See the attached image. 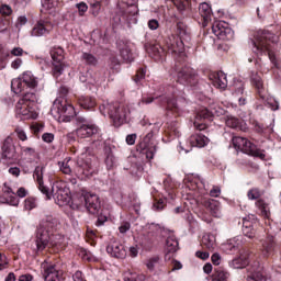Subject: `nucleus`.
I'll return each instance as SVG.
<instances>
[{
	"mask_svg": "<svg viewBox=\"0 0 281 281\" xmlns=\"http://www.w3.org/2000/svg\"><path fill=\"white\" fill-rule=\"evenodd\" d=\"M170 76L176 80V86L169 85L166 88L157 86L154 92L143 97L142 104H150L154 100H158L162 106H167L168 111H172L176 115H183V105L179 104L177 98L184 87L196 89L199 76L190 66H176L171 69Z\"/></svg>",
	"mask_w": 281,
	"mask_h": 281,
	"instance_id": "1",
	"label": "nucleus"
},
{
	"mask_svg": "<svg viewBox=\"0 0 281 281\" xmlns=\"http://www.w3.org/2000/svg\"><path fill=\"white\" fill-rule=\"evenodd\" d=\"M184 206L187 210L196 211L199 205L206 207L215 218H221V202L205 198L210 188L205 186V180L199 176H187L182 184H179Z\"/></svg>",
	"mask_w": 281,
	"mask_h": 281,
	"instance_id": "2",
	"label": "nucleus"
},
{
	"mask_svg": "<svg viewBox=\"0 0 281 281\" xmlns=\"http://www.w3.org/2000/svg\"><path fill=\"white\" fill-rule=\"evenodd\" d=\"M93 155H91V149L87 147L83 153L77 159V170H71V157L65 158L63 161L58 162V168L63 175H68L69 177H89V175H93L95 172L93 165Z\"/></svg>",
	"mask_w": 281,
	"mask_h": 281,
	"instance_id": "3",
	"label": "nucleus"
},
{
	"mask_svg": "<svg viewBox=\"0 0 281 281\" xmlns=\"http://www.w3.org/2000/svg\"><path fill=\"white\" fill-rule=\"evenodd\" d=\"M56 227H58V220H56L54 216L46 215L42 218L35 239L31 245V249L35 256H38V254L45 251L47 245H49V234H53Z\"/></svg>",
	"mask_w": 281,
	"mask_h": 281,
	"instance_id": "4",
	"label": "nucleus"
},
{
	"mask_svg": "<svg viewBox=\"0 0 281 281\" xmlns=\"http://www.w3.org/2000/svg\"><path fill=\"white\" fill-rule=\"evenodd\" d=\"M276 43H278V36H274L273 33L269 31H257L252 40V52L257 56L267 54L272 65L278 67V60L272 50V45H276Z\"/></svg>",
	"mask_w": 281,
	"mask_h": 281,
	"instance_id": "5",
	"label": "nucleus"
},
{
	"mask_svg": "<svg viewBox=\"0 0 281 281\" xmlns=\"http://www.w3.org/2000/svg\"><path fill=\"white\" fill-rule=\"evenodd\" d=\"M77 122L78 125L75 133L79 139L92 137V148H102L104 146V138L100 135V127L98 125L85 117H78Z\"/></svg>",
	"mask_w": 281,
	"mask_h": 281,
	"instance_id": "6",
	"label": "nucleus"
},
{
	"mask_svg": "<svg viewBox=\"0 0 281 281\" xmlns=\"http://www.w3.org/2000/svg\"><path fill=\"white\" fill-rule=\"evenodd\" d=\"M190 29L186 23L178 22L175 34L169 36L166 41L167 49L171 54H183L186 45L190 43Z\"/></svg>",
	"mask_w": 281,
	"mask_h": 281,
	"instance_id": "7",
	"label": "nucleus"
},
{
	"mask_svg": "<svg viewBox=\"0 0 281 281\" xmlns=\"http://www.w3.org/2000/svg\"><path fill=\"white\" fill-rule=\"evenodd\" d=\"M71 210H78L79 212H89V214H98L100 212V196L98 194L82 191L81 194L75 196L68 204Z\"/></svg>",
	"mask_w": 281,
	"mask_h": 281,
	"instance_id": "8",
	"label": "nucleus"
},
{
	"mask_svg": "<svg viewBox=\"0 0 281 281\" xmlns=\"http://www.w3.org/2000/svg\"><path fill=\"white\" fill-rule=\"evenodd\" d=\"M101 115H109L114 126H122L128 122L131 117V110L122 103H103L99 106Z\"/></svg>",
	"mask_w": 281,
	"mask_h": 281,
	"instance_id": "9",
	"label": "nucleus"
},
{
	"mask_svg": "<svg viewBox=\"0 0 281 281\" xmlns=\"http://www.w3.org/2000/svg\"><path fill=\"white\" fill-rule=\"evenodd\" d=\"M36 93L27 92L15 103V116L19 120H36L38 112H36Z\"/></svg>",
	"mask_w": 281,
	"mask_h": 281,
	"instance_id": "10",
	"label": "nucleus"
},
{
	"mask_svg": "<svg viewBox=\"0 0 281 281\" xmlns=\"http://www.w3.org/2000/svg\"><path fill=\"white\" fill-rule=\"evenodd\" d=\"M50 113L59 122H71L76 117V109L63 97L54 101Z\"/></svg>",
	"mask_w": 281,
	"mask_h": 281,
	"instance_id": "11",
	"label": "nucleus"
},
{
	"mask_svg": "<svg viewBox=\"0 0 281 281\" xmlns=\"http://www.w3.org/2000/svg\"><path fill=\"white\" fill-rule=\"evenodd\" d=\"M250 82L255 87L259 98L265 102L266 106H269L271 111H278L280 109V103L272 97H267V90L265 89V81L258 72L252 71L250 75Z\"/></svg>",
	"mask_w": 281,
	"mask_h": 281,
	"instance_id": "12",
	"label": "nucleus"
},
{
	"mask_svg": "<svg viewBox=\"0 0 281 281\" xmlns=\"http://www.w3.org/2000/svg\"><path fill=\"white\" fill-rule=\"evenodd\" d=\"M142 126H151L150 133H148L140 142L139 147L143 153L146 155V159H153L155 157V153H157V146L153 145L151 139L155 133H159V128H161V122L149 123L147 121L140 122Z\"/></svg>",
	"mask_w": 281,
	"mask_h": 281,
	"instance_id": "13",
	"label": "nucleus"
},
{
	"mask_svg": "<svg viewBox=\"0 0 281 281\" xmlns=\"http://www.w3.org/2000/svg\"><path fill=\"white\" fill-rule=\"evenodd\" d=\"M210 110L207 108H202L198 111L194 126L198 128V131H205L207 126L204 123H199L201 120H210L211 117H214L216 115L220 117V115H225V110L218 105V103L212 102L209 103Z\"/></svg>",
	"mask_w": 281,
	"mask_h": 281,
	"instance_id": "14",
	"label": "nucleus"
},
{
	"mask_svg": "<svg viewBox=\"0 0 281 281\" xmlns=\"http://www.w3.org/2000/svg\"><path fill=\"white\" fill-rule=\"evenodd\" d=\"M36 87H38V78L32 71H25L11 81V89L14 93H23L25 89H36Z\"/></svg>",
	"mask_w": 281,
	"mask_h": 281,
	"instance_id": "15",
	"label": "nucleus"
},
{
	"mask_svg": "<svg viewBox=\"0 0 281 281\" xmlns=\"http://www.w3.org/2000/svg\"><path fill=\"white\" fill-rule=\"evenodd\" d=\"M233 146L236 148V150H240L241 153H245L246 155H251L252 157H259V159H267V154L262 149H258L254 145V143L247 140L245 137L240 136H234L232 138Z\"/></svg>",
	"mask_w": 281,
	"mask_h": 281,
	"instance_id": "16",
	"label": "nucleus"
},
{
	"mask_svg": "<svg viewBox=\"0 0 281 281\" xmlns=\"http://www.w3.org/2000/svg\"><path fill=\"white\" fill-rule=\"evenodd\" d=\"M164 188L165 192L161 193V198H155L154 210L156 212H161V210L166 207V203H170V201H175V199L177 198V192L175 191L177 184L172 182V179L167 178L164 181Z\"/></svg>",
	"mask_w": 281,
	"mask_h": 281,
	"instance_id": "17",
	"label": "nucleus"
},
{
	"mask_svg": "<svg viewBox=\"0 0 281 281\" xmlns=\"http://www.w3.org/2000/svg\"><path fill=\"white\" fill-rule=\"evenodd\" d=\"M52 196L59 207L71 203V191L64 181H56L52 186Z\"/></svg>",
	"mask_w": 281,
	"mask_h": 281,
	"instance_id": "18",
	"label": "nucleus"
},
{
	"mask_svg": "<svg viewBox=\"0 0 281 281\" xmlns=\"http://www.w3.org/2000/svg\"><path fill=\"white\" fill-rule=\"evenodd\" d=\"M52 64H53V76L54 78H58L63 76V71L67 65H65V50L60 47L53 48L50 50Z\"/></svg>",
	"mask_w": 281,
	"mask_h": 281,
	"instance_id": "19",
	"label": "nucleus"
},
{
	"mask_svg": "<svg viewBox=\"0 0 281 281\" xmlns=\"http://www.w3.org/2000/svg\"><path fill=\"white\" fill-rule=\"evenodd\" d=\"M212 32L220 41H232L234 38V31L225 21H215L212 24Z\"/></svg>",
	"mask_w": 281,
	"mask_h": 281,
	"instance_id": "20",
	"label": "nucleus"
},
{
	"mask_svg": "<svg viewBox=\"0 0 281 281\" xmlns=\"http://www.w3.org/2000/svg\"><path fill=\"white\" fill-rule=\"evenodd\" d=\"M246 243L247 239L244 236H237L224 243L222 245V250L224 254L228 255L239 254L245 250L243 247Z\"/></svg>",
	"mask_w": 281,
	"mask_h": 281,
	"instance_id": "21",
	"label": "nucleus"
},
{
	"mask_svg": "<svg viewBox=\"0 0 281 281\" xmlns=\"http://www.w3.org/2000/svg\"><path fill=\"white\" fill-rule=\"evenodd\" d=\"M54 30V21L50 18L40 20L31 31V36H46Z\"/></svg>",
	"mask_w": 281,
	"mask_h": 281,
	"instance_id": "22",
	"label": "nucleus"
},
{
	"mask_svg": "<svg viewBox=\"0 0 281 281\" xmlns=\"http://www.w3.org/2000/svg\"><path fill=\"white\" fill-rule=\"evenodd\" d=\"M247 281H267V273L260 262H254L248 267Z\"/></svg>",
	"mask_w": 281,
	"mask_h": 281,
	"instance_id": "23",
	"label": "nucleus"
},
{
	"mask_svg": "<svg viewBox=\"0 0 281 281\" xmlns=\"http://www.w3.org/2000/svg\"><path fill=\"white\" fill-rule=\"evenodd\" d=\"M80 82L86 85L90 91H98V87H100V80H98V74L93 71L81 72L79 76Z\"/></svg>",
	"mask_w": 281,
	"mask_h": 281,
	"instance_id": "24",
	"label": "nucleus"
},
{
	"mask_svg": "<svg viewBox=\"0 0 281 281\" xmlns=\"http://www.w3.org/2000/svg\"><path fill=\"white\" fill-rule=\"evenodd\" d=\"M249 258H251L249 250L244 249L239 251L238 257H235L228 262V267H231V269H245V267L249 265Z\"/></svg>",
	"mask_w": 281,
	"mask_h": 281,
	"instance_id": "25",
	"label": "nucleus"
},
{
	"mask_svg": "<svg viewBox=\"0 0 281 281\" xmlns=\"http://www.w3.org/2000/svg\"><path fill=\"white\" fill-rule=\"evenodd\" d=\"M2 157L8 161H14L16 159V147L14 146L12 137L5 138L2 145Z\"/></svg>",
	"mask_w": 281,
	"mask_h": 281,
	"instance_id": "26",
	"label": "nucleus"
},
{
	"mask_svg": "<svg viewBox=\"0 0 281 281\" xmlns=\"http://www.w3.org/2000/svg\"><path fill=\"white\" fill-rule=\"evenodd\" d=\"M42 269L44 271L45 281H63L60 270L56 269V266L42 263Z\"/></svg>",
	"mask_w": 281,
	"mask_h": 281,
	"instance_id": "27",
	"label": "nucleus"
},
{
	"mask_svg": "<svg viewBox=\"0 0 281 281\" xmlns=\"http://www.w3.org/2000/svg\"><path fill=\"white\" fill-rule=\"evenodd\" d=\"M106 252L113 258H126V248L117 240H112L106 247Z\"/></svg>",
	"mask_w": 281,
	"mask_h": 281,
	"instance_id": "28",
	"label": "nucleus"
},
{
	"mask_svg": "<svg viewBox=\"0 0 281 281\" xmlns=\"http://www.w3.org/2000/svg\"><path fill=\"white\" fill-rule=\"evenodd\" d=\"M145 49L147 54L158 63L166 58V49H164L159 44H146Z\"/></svg>",
	"mask_w": 281,
	"mask_h": 281,
	"instance_id": "29",
	"label": "nucleus"
},
{
	"mask_svg": "<svg viewBox=\"0 0 281 281\" xmlns=\"http://www.w3.org/2000/svg\"><path fill=\"white\" fill-rule=\"evenodd\" d=\"M209 79L213 87L216 89H227V75L223 71L213 72L209 76Z\"/></svg>",
	"mask_w": 281,
	"mask_h": 281,
	"instance_id": "30",
	"label": "nucleus"
},
{
	"mask_svg": "<svg viewBox=\"0 0 281 281\" xmlns=\"http://www.w3.org/2000/svg\"><path fill=\"white\" fill-rule=\"evenodd\" d=\"M161 234H164V227H161V225L155 224V223L146 224L143 227V232H142V235L145 236V238H147V239L155 238L157 236H161Z\"/></svg>",
	"mask_w": 281,
	"mask_h": 281,
	"instance_id": "31",
	"label": "nucleus"
},
{
	"mask_svg": "<svg viewBox=\"0 0 281 281\" xmlns=\"http://www.w3.org/2000/svg\"><path fill=\"white\" fill-rule=\"evenodd\" d=\"M261 254L265 258H271L276 254V239H273V236H268L261 240Z\"/></svg>",
	"mask_w": 281,
	"mask_h": 281,
	"instance_id": "32",
	"label": "nucleus"
},
{
	"mask_svg": "<svg viewBox=\"0 0 281 281\" xmlns=\"http://www.w3.org/2000/svg\"><path fill=\"white\" fill-rule=\"evenodd\" d=\"M43 167H36L33 172V178L36 181L38 190L42 192V194H45L47 199H52V195H49V188H47L43 182Z\"/></svg>",
	"mask_w": 281,
	"mask_h": 281,
	"instance_id": "33",
	"label": "nucleus"
},
{
	"mask_svg": "<svg viewBox=\"0 0 281 281\" xmlns=\"http://www.w3.org/2000/svg\"><path fill=\"white\" fill-rule=\"evenodd\" d=\"M139 12V9H137V5L131 4L126 8L125 12H123L122 16L120 18V21H125L126 23H137V14Z\"/></svg>",
	"mask_w": 281,
	"mask_h": 281,
	"instance_id": "34",
	"label": "nucleus"
},
{
	"mask_svg": "<svg viewBox=\"0 0 281 281\" xmlns=\"http://www.w3.org/2000/svg\"><path fill=\"white\" fill-rule=\"evenodd\" d=\"M2 191L7 198L4 201H0V203H8V205H13L16 207V205H19V198H16V192H14V189L8 186V183H4Z\"/></svg>",
	"mask_w": 281,
	"mask_h": 281,
	"instance_id": "35",
	"label": "nucleus"
},
{
	"mask_svg": "<svg viewBox=\"0 0 281 281\" xmlns=\"http://www.w3.org/2000/svg\"><path fill=\"white\" fill-rule=\"evenodd\" d=\"M46 247H52L54 251L65 249V237L63 235L49 234L48 244Z\"/></svg>",
	"mask_w": 281,
	"mask_h": 281,
	"instance_id": "36",
	"label": "nucleus"
},
{
	"mask_svg": "<svg viewBox=\"0 0 281 281\" xmlns=\"http://www.w3.org/2000/svg\"><path fill=\"white\" fill-rule=\"evenodd\" d=\"M201 245L202 247H204V249H207L209 251H214V249H216L217 247L216 235L211 233H205L202 236Z\"/></svg>",
	"mask_w": 281,
	"mask_h": 281,
	"instance_id": "37",
	"label": "nucleus"
},
{
	"mask_svg": "<svg viewBox=\"0 0 281 281\" xmlns=\"http://www.w3.org/2000/svg\"><path fill=\"white\" fill-rule=\"evenodd\" d=\"M245 85L243 82H237L233 95L237 99L239 106H245L247 104V98H245Z\"/></svg>",
	"mask_w": 281,
	"mask_h": 281,
	"instance_id": "38",
	"label": "nucleus"
},
{
	"mask_svg": "<svg viewBox=\"0 0 281 281\" xmlns=\"http://www.w3.org/2000/svg\"><path fill=\"white\" fill-rule=\"evenodd\" d=\"M190 145L195 148H204V146H207L210 144V138H207L203 134H194L189 138Z\"/></svg>",
	"mask_w": 281,
	"mask_h": 281,
	"instance_id": "39",
	"label": "nucleus"
},
{
	"mask_svg": "<svg viewBox=\"0 0 281 281\" xmlns=\"http://www.w3.org/2000/svg\"><path fill=\"white\" fill-rule=\"evenodd\" d=\"M199 12L204 21V23H203L204 26L207 25V23H210V21H212V16H214V14L212 13V7H210V4H207V2H202L200 4Z\"/></svg>",
	"mask_w": 281,
	"mask_h": 281,
	"instance_id": "40",
	"label": "nucleus"
},
{
	"mask_svg": "<svg viewBox=\"0 0 281 281\" xmlns=\"http://www.w3.org/2000/svg\"><path fill=\"white\" fill-rule=\"evenodd\" d=\"M243 234L247 238H254L256 236V228H254V223H251L248 217L243 218Z\"/></svg>",
	"mask_w": 281,
	"mask_h": 281,
	"instance_id": "41",
	"label": "nucleus"
},
{
	"mask_svg": "<svg viewBox=\"0 0 281 281\" xmlns=\"http://www.w3.org/2000/svg\"><path fill=\"white\" fill-rule=\"evenodd\" d=\"M179 250V240L175 235H170L166 240V251L168 254H175Z\"/></svg>",
	"mask_w": 281,
	"mask_h": 281,
	"instance_id": "42",
	"label": "nucleus"
},
{
	"mask_svg": "<svg viewBox=\"0 0 281 281\" xmlns=\"http://www.w3.org/2000/svg\"><path fill=\"white\" fill-rule=\"evenodd\" d=\"M256 207L258 209L259 214L263 216V218H269L271 216L269 204L265 202V200H258L256 202Z\"/></svg>",
	"mask_w": 281,
	"mask_h": 281,
	"instance_id": "43",
	"label": "nucleus"
},
{
	"mask_svg": "<svg viewBox=\"0 0 281 281\" xmlns=\"http://www.w3.org/2000/svg\"><path fill=\"white\" fill-rule=\"evenodd\" d=\"M120 54L121 57L123 58V60H125V63H133V60H135V56L133 55V52L131 50V46L124 44L121 48H120Z\"/></svg>",
	"mask_w": 281,
	"mask_h": 281,
	"instance_id": "44",
	"label": "nucleus"
},
{
	"mask_svg": "<svg viewBox=\"0 0 281 281\" xmlns=\"http://www.w3.org/2000/svg\"><path fill=\"white\" fill-rule=\"evenodd\" d=\"M78 102L82 109H87V110L93 109L97 104L95 99H93L92 97H86V95L80 97Z\"/></svg>",
	"mask_w": 281,
	"mask_h": 281,
	"instance_id": "45",
	"label": "nucleus"
},
{
	"mask_svg": "<svg viewBox=\"0 0 281 281\" xmlns=\"http://www.w3.org/2000/svg\"><path fill=\"white\" fill-rule=\"evenodd\" d=\"M21 155L26 161H34L36 159V149L33 147H22Z\"/></svg>",
	"mask_w": 281,
	"mask_h": 281,
	"instance_id": "46",
	"label": "nucleus"
},
{
	"mask_svg": "<svg viewBox=\"0 0 281 281\" xmlns=\"http://www.w3.org/2000/svg\"><path fill=\"white\" fill-rule=\"evenodd\" d=\"M213 281H229V272L223 268L215 270Z\"/></svg>",
	"mask_w": 281,
	"mask_h": 281,
	"instance_id": "47",
	"label": "nucleus"
},
{
	"mask_svg": "<svg viewBox=\"0 0 281 281\" xmlns=\"http://www.w3.org/2000/svg\"><path fill=\"white\" fill-rule=\"evenodd\" d=\"M81 60L82 63H85L86 65H90L92 67H95V65H98V57H95L93 54L91 53H82L81 54Z\"/></svg>",
	"mask_w": 281,
	"mask_h": 281,
	"instance_id": "48",
	"label": "nucleus"
},
{
	"mask_svg": "<svg viewBox=\"0 0 281 281\" xmlns=\"http://www.w3.org/2000/svg\"><path fill=\"white\" fill-rule=\"evenodd\" d=\"M105 166L108 170H112V168H115V166H117V158H115V155H113V151L106 153Z\"/></svg>",
	"mask_w": 281,
	"mask_h": 281,
	"instance_id": "49",
	"label": "nucleus"
},
{
	"mask_svg": "<svg viewBox=\"0 0 281 281\" xmlns=\"http://www.w3.org/2000/svg\"><path fill=\"white\" fill-rule=\"evenodd\" d=\"M77 254L80 258H82V260H86L87 262H93V260H95V257H93V255L85 248H79Z\"/></svg>",
	"mask_w": 281,
	"mask_h": 281,
	"instance_id": "50",
	"label": "nucleus"
},
{
	"mask_svg": "<svg viewBox=\"0 0 281 281\" xmlns=\"http://www.w3.org/2000/svg\"><path fill=\"white\" fill-rule=\"evenodd\" d=\"M225 124L228 128H238L240 121L234 116H226Z\"/></svg>",
	"mask_w": 281,
	"mask_h": 281,
	"instance_id": "51",
	"label": "nucleus"
},
{
	"mask_svg": "<svg viewBox=\"0 0 281 281\" xmlns=\"http://www.w3.org/2000/svg\"><path fill=\"white\" fill-rule=\"evenodd\" d=\"M159 257L155 256V257H150L149 259H147L146 261V267L149 271H155V267H157V265H159Z\"/></svg>",
	"mask_w": 281,
	"mask_h": 281,
	"instance_id": "52",
	"label": "nucleus"
},
{
	"mask_svg": "<svg viewBox=\"0 0 281 281\" xmlns=\"http://www.w3.org/2000/svg\"><path fill=\"white\" fill-rule=\"evenodd\" d=\"M8 56H15L16 58H21V56H27V52L23 50L20 46H16L10 50Z\"/></svg>",
	"mask_w": 281,
	"mask_h": 281,
	"instance_id": "53",
	"label": "nucleus"
},
{
	"mask_svg": "<svg viewBox=\"0 0 281 281\" xmlns=\"http://www.w3.org/2000/svg\"><path fill=\"white\" fill-rule=\"evenodd\" d=\"M260 189L258 188L250 189L247 193V196L250 201H256V199H260Z\"/></svg>",
	"mask_w": 281,
	"mask_h": 281,
	"instance_id": "54",
	"label": "nucleus"
},
{
	"mask_svg": "<svg viewBox=\"0 0 281 281\" xmlns=\"http://www.w3.org/2000/svg\"><path fill=\"white\" fill-rule=\"evenodd\" d=\"M36 207V199L34 198H27L24 201V210H27L29 212L34 210Z\"/></svg>",
	"mask_w": 281,
	"mask_h": 281,
	"instance_id": "55",
	"label": "nucleus"
},
{
	"mask_svg": "<svg viewBox=\"0 0 281 281\" xmlns=\"http://www.w3.org/2000/svg\"><path fill=\"white\" fill-rule=\"evenodd\" d=\"M112 199H114L117 205H124V201L122 200L123 199L122 192L117 190L112 191Z\"/></svg>",
	"mask_w": 281,
	"mask_h": 281,
	"instance_id": "56",
	"label": "nucleus"
},
{
	"mask_svg": "<svg viewBox=\"0 0 281 281\" xmlns=\"http://www.w3.org/2000/svg\"><path fill=\"white\" fill-rule=\"evenodd\" d=\"M76 8L79 12V16H85V13L89 10V7L85 2L77 3Z\"/></svg>",
	"mask_w": 281,
	"mask_h": 281,
	"instance_id": "57",
	"label": "nucleus"
},
{
	"mask_svg": "<svg viewBox=\"0 0 281 281\" xmlns=\"http://www.w3.org/2000/svg\"><path fill=\"white\" fill-rule=\"evenodd\" d=\"M0 14L2 16H10V14H12V8L8 4H2L0 7Z\"/></svg>",
	"mask_w": 281,
	"mask_h": 281,
	"instance_id": "58",
	"label": "nucleus"
},
{
	"mask_svg": "<svg viewBox=\"0 0 281 281\" xmlns=\"http://www.w3.org/2000/svg\"><path fill=\"white\" fill-rule=\"evenodd\" d=\"M42 5L44 8H47L48 10H52V8H56L58 5L57 0H42Z\"/></svg>",
	"mask_w": 281,
	"mask_h": 281,
	"instance_id": "59",
	"label": "nucleus"
},
{
	"mask_svg": "<svg viewBox=\"0 0 281 281\" xmlns=\"http://www.w3.org/2000/svg\"><path fill=\"white\" fill-rule=\"evenodd\" d=\"M123 280L124 281H139V280H142V277H138L137 274L132 273V272H127L124 274Z\"/></svg>",
	"mask_w": 281,
	"mask_h": 281,
	"instance_id": "60",
	"label": "nucleus"
},
{
	"mask_svg": "<svg viewBox=\"0 0 281 281\" xmlns=\"http://www.w3.org/2000/svg\"><path fill=\"white\" fill-rule=\"evenodd\" d=\"M144 78H146V69L145 68H140L137 74H136V77H135V82L136 85H139V81L140 80H144Z\"/></svg>",
	"mask_w": 281,
	"mask_h": 281,
	"instance_id": "61",
	"label": "nucleus"
},
{
	"mask_svg": "<svg viewBox=\"0 0 281 281\" xmlns=\"http://www.w3.org/2000/svg\"><path fill=\"white\" fill-rule=\"evenodd\" d=\"M142 170H144V168L142 167V165H136V166H132L131 167V172L132 175H134L135 177H139L142 175Z\"/></svg>",
	"mask_w": 281,
	"mask_h": 281,
	"instance_id": "62",
	"label": "nucleus"
},
{
	"mask_svg": "<svg viewBox=\"0 0 281 281\" xmlns=\"http://www.w3.org/2000/svg\"><path fill=\"white\" fill-rule=\"evenodd\" d=\"M210 196H213L214 199H217V196H221V187L214 186V187L210 190Z\"/></svg>",
	"mask_w": 281,
	"mask_h": 281,
	"instance_id": "63",
	"label": "nucleus"
},
{
	"mask_svg": "<svg viewBox=\"0 0 281 281\" xmlns=\"http://www.w3.org/2000/svg\"><path fill=\"white\" fill-rule=\"evenodd\" d=\"M72 280L74 281H87L85 279V274H82V271H76L74 274H72Z\"/></svg>",
	"mask_w": 281,
	"mask_h": 281,
	"instance_id": "64",
	"label": "nucleus"
}]
</instances>
